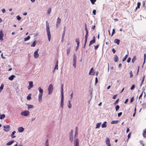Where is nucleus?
<instances>
[{"label":"nucleus","instance_id":"2","mask_svg":"<svg viewBox=\"0 0 146 146\" xmlns=\"http://www.w3.org/2000/svg\"><path fill=\"white\" fill-rule=\"evenodd\" d=\"M53 86L52 85V84H50L49 85V87L48 88V94L50 95L52 93V91L53 90Z\"/></svg>","mask_w":146,"mask_h":146},{"label":"nucleus","instance_id":"54","mask_svg":"<svg viewBox=\"0 0 146 146\" xmlns=\"http://www.w3.org/2000/svg\"><path fill=\"white\" fill-rule=\"evenodd\" d=\"M131 60V58L130 57L128 58L127 60V62L129 63L130 62Z\"/></svg>","mask_w":146,"mask_h":146},{"label":"nucleus","instance_id":"37","mask_svg":"<svg viewBox=\"0 0 146 146\" xmlns=\"http://www.w3.org/2000/svg\"><path fill=\"white\" fill-rule=\"evenodd\" d=\"M127 56H128V55L127 54L123 58L122 61L123 62L125 61L126 60L127 58Z\"/></svg>","mask_w":146,"mask_h":146},{"label":"nucleus","instance_id":"15","mask_svg":"<svg viewBox=\"0 0 146 146\" xmlns=\"http://www.w3.org/2000/svg\"><path fill=\"white\" fill-rule=\"evenodd\" d=\"M106 142L107 145L109 144H110V139L108 137H107L106 138Z\"/></svg>","mask_w":146,"mask_h":146},{"label":"nucleus","instance_id":"14","mask_svg":"<svg viewBox=\"0 0 146 146\" xmlns=\"http://www.w3.org/2000/svg\"><path fill=\"white\" fill-rule=\"evenodd\" d=\"M114 42L115 43L117 44L118 45H119V44L120 40L117 39H115L114 40Z\"/></svg>","mask_w":146,"mask_h":146},{"label":"nucleus","instance_id":"33","mask_svg":"<svg viewBox=\"0 0 146 146\" xmlns=\"http://www.w3.org/2000/svg\"><path fill=\"white\" fill-rule=\"evenodd\" d=\"M70 48H69L68 49H67V53L68 56L69 55L70 53Z\"/></svg>","mask_w":146,"mask_h":146},{"label":"nucleus","instance_id":"62","mask_svg":"<svg viewBox=\"0 0 146 146\" xmlns=\"http://www.w3.org/2000/svg\"><path fill=\"white\" fill-rule=\"evenodd\" d=\"M133 100H134V98L133 97L131 98V99L130 102H133Z\"/></svg>","mask_w":146,"mask_h":146},{"label":"nucleus","instance_id":"10","mask_svg":"<svg viewBox=\"0 0 146 146\" xmlns=\"http://www.w3.org/2000/svg\"><path fill=\"white\" fill-rule=\"evenodd\" d=\"M95 36L94 37V39L92 40H91L90 42V43L89 44V46H90V45L93 44V43H95Z\"/></svg>","mask_w":146,"mask_h":146},{"label":"nucleus","instance_id":"1","mask_svg":"<svg viewBox=\"0 0 146 146\" xmlns=\"http://www.w3.org/2000/svg\"><path fill=\"white\" fill-rule=\"evenodd\" d=\"M46 32L48 36V40L49 41H50L51 38V35L50 33V30L49 23L47 21H46Z\"/></svg>","mask_w":146,"mask_h":146},{"label":"nucleus","instance_id":"28","mask_svg":"<svg viewBox=\"0 0 146 146\" xmlns=\"http://www.w3.org/2000/svg\"><path fill=\"white\" fill-rule=\"evenodd\" d=\"M4 87V85L3 84H2L0 87V93L1 92L2 90H3Z\"/></svg>","mask_w":146,"mask_h":146},{"label":"nucleus","instance_id":"34","mask_svg":"<svg viewBox=\"0 0 146 146\" xmlns=\"http://www.w3.org/2000/svg\"><path fill=\"white\" fill-rule=\"evenodd\" d=\"M5 117V114H2L0 115V119H4Z\"/></svg>","mask_w":146,"mask_h":146},{"label":"nucleus","instance_id":"50","mask_svg":"<svg viewBox=\"0 0 146 146\" xmlns=\"http://www.w3.org/2000/svg\"><path fill=\"white\" fill-rule=\"evenodd\" d=\"M122 114V113L121 112H119L118 114V116L119 117L121 116Z\"/></svg>","mask_w":146,"mask_h":146},{"label":"nucleus","instance_id":"29","mask_svg":"<svg viewBox=\"0 0 146 146\" xmlns=\"http://www.w3.org/2000/svg\"><path fill=\"white\" fill-rule=\"evenodd\" d=\"M101 124V123H98L96 125V129H97V128H99Z\"/></svg>","mask_w":146,"mask_h":146},{"label":"nucleus","instance_id":"57","mask_svg":"<svg viewBox=\"0 0 146 146\" xmlns=\"http://www.w3.org/2000/svg\"><path fill=\"white\" fill-rule=\"evenodd\" d=\"M112 51L113 52V53L114 54L115 52V50L114 48H113L112 50Z\"/></svg>","mask_w":146,"mask_h":146},{"label":"nucleus","instance_id":"38","mask_svg":"<svg viewBox=\"0 0 146 146\" xmlns=\"http://www.w3.org/2000/svg\"><path fill=\"white\" fill-rule=\"evenodd\" d=\"M36 41H34L33 43L31 44V46L32 47H35L36 44Z\"/></svg>","mask_w":146,"mask_h":146},{"label":"nucleus","instance_id":"16","mask_svg":"<svg viewBox=\"0 0 146 146\" xmlns=\"http://www.w3.org/2000/svg\"><path fill=\"white\" fill-rule=\"evenodd\" d=\"M106 121H104L102 125V128L106 127L107 126L106 125Z\"/></svg>","mask_w":146,"mask_h":146},{"label":"nucleus","instance_id":"60","mask_svg":"<svg viewBox=\"0 0 146 146\" xmlns=\"http://www.w3.org/2000/svg\"><path fill=\"white\" fill-rule=\"evenodd\" d=\"M48 139H47L46 140V141L45 144H49L48 143Z\"/></svg>","mask_w":146,"mask_h":146},{"label":"nucleus","instance_id":"32","mask_svg":"<svg viewBox=\"0 0 146 146\" xmlns=\"http://www.w3.org/2000/svg\"><path fill=\"white\" fill-rule=\"evenodd\" d=\"M76 42L77 43V45H79V38H78L77 39H76L75 40Z\"/></svg>","mask_w":146,"mask_h":146},{"label":"nucleus","instance_id":"9","mask_svg":"<svg viewBox=\"0 0 146 146\" xmlns=\"http://www.w3.org/2000/svg\"><path fill=\"white\" fill-rule=\"evenodd\" d=\"M4 130L5 131H7L9 130L10 127L9 125H7L6 126H4Z\"/></svg>","mask_w":146,"mask_h":146},{"label":"nucleus","instance_id":"42","mask_svg":"<svg viewBox=\"0 0 146 146\" xmlns=\"http://www.w3.org/2000/svg\"><path fill=\"white\" fill-rule=\"evenodd\" d=\"M51 11V8H49L48 10V14H49L50 13Z\"/></svg>","mask_w":146,"mask_h":146},{"label":"nucleus","instance_id":"53","mask_svg":"<svg viewBox=\"0 0 146 146\" xmlns=\"http://www.w3.org/2000/svg\"><path fill=\"white\" fill-rule=\"evenodd\" d=\"M70 133V134L71 136H73V131L72 129L71 130V132Z\"/></svg>","mask_w":146,"mask_h":146},{"label":"nucleus","instance_id":"21","mask_svg":"<svg viewBox=\"0 0 146 146\" xmlns=\"http://www.w3.org/2000/svg\"><path fill=\"white\" fill-rule=\"evenodd\" d=\"M38 89L39 91V93H41V94H43V90L40 87H39L38 88Z\"/></svg>","mask_w":146,"mask_h":146},{"label":"nucleus","instance_id":"45","mask_svg":"<svg viewBox=\"0 0 146 146\" xmlns=\"http://www.w3.org/2000/svg\"><path fill=\"white\" fill-rule=\"evenodd\" d=\"M16 17L17 19L19 21H20L21 19V17H20L19 15L17 16Z\"/></svg>","mask_w":146,"mask_h":146},{"label":"nucleus","instance_id":"12","mask_svg":"<svg viewBox=\"0 0 146 146\" xmlns=\"http://www.w3.org/2000/svg\"><path fill=\"white\" fill-rule=\"evenodd\" d=\"M18 131L20 132H22L24 130V129L22 127H19L18 128Z\"/></svg>","mask_w":146,"mask_h":146},{"label":"nucleus","instance_id":"63","mask_svg":"<svg viewBox=\"0 0 146 146\" xmlns=\"http://www.w3.org/2000/svg\"><path fill=\"white\" fill-rule=\"evenodd\" d=\"M88 37V35H86L85 36V39L87 40Z\"/></svg>","mask_w":146,"mask_h":146},{"label":"nucleus","instance_id":"48","mask_svg":"<svg viewBox=\"0 0 146 146\" xmlns=\"http://www.w3.org/2000/svg\"><path fill=\"white\" fill-rule=\"evenodd\" d=\"M99 44H98L97 46H95V47H94V49H95V50H96L98 49V47H99Z\"/></svg>","mask_w":146,"mask_h":146},{"label":"nucleus","instance_id":"4","mask_svg":"<svg viewBox=\"0 0 146 146\" xmlns=\"http://www.w3.org/2000/svg\"><path fill=\"white\" fill-rule=\"evenodd\" d=\"M39 50V49H37L34 53V57L35 58H37L39 57V55L38 53Z\"/></svg>","mask_w":146,"mask_h":146},{"label":"nucleus","instance_id":"55","mask_svg":"<svg viewBox=\"0 0 146 146\" xmlns=\"http://www.w3.org/2000/svg\"><path fill=\"white\" fill-rule=\"evenodd\" d=\"M93 68H92L90 70V71L89 73V75H91V72H92V71L93 70Z\"/></svg>","mask_w":146,"mask_h":146},{"label":"nucleus","instance_id":"19","mask_svg":"<svg viewBox=\"0 0 146 146\" xmlns=\"http://www.w3.org/2000/svg\"><path fill=\"white\" fill-rule=\"evenodd\" d=\"M14 142V140H12L9 141L7 143V145H9L12 144Z\"/></svg>","mask_w":146,"mask_h":146},{"label":"nucleus","instance_id":"7","mask_svg":"<svg viewBox=\"0 0 146 146\" xmlns=\"http://www.w3.org/2000/svg\"><path fill=\"white\" fill-rule=\"evenodd\" d=\"M63 103H64V96H61L60 106L62 108H63Z\"/></svg>","mask_w":146,"mask_h":146},{"label":"nucleus","instance_id":"25","mask_svg":"<svg viewBox=\"0 0 146 146\" xmlns=\"http://www.w3.org/2000/svg\"><path fill=\"white\" fill-rule=\"evenodd\" d=\"M28 109L29 110L30 108H33L34 107V106L32 105L28 104Z\"/></svg>","mask_w":146,"mask_h":146},{"label":"nucleus","instance_id":"61","mask_svg":"<svg viewBox=\"0 0 146 146\" xmlns=\"http://www.w3.org/2000/svg\"><path fill=\"white\" fill-rule=\"evenodd\" d=\"M2 11L3 13H4L5 12V9H3L2 10Z\"/></svg>","mask_w":146,"mask_h":146},{"label":"nucleus","instance_id":"46","mask_svg":"<svg viewBox=\"0 0 146 146\" xmlns=\"http://www.w3.org/2000/svg\"><path fill=\"white\" fill-rule=\"evenodd\" d=\"M78 134V127H76V128L75 135H77Z\"/></svg>","mask_w":146,"mask_h":146},{"label":"nucleus","instance_id":"22","mask_svg":"<svg viewBox=\"0 0 146 146\" xmlns=\"http://www.w3.org/2000/svg\"><path fill=\"white\" fill-rule=\"evenodd\" d=\"M16 133V131H13L12 133V134L11 135V136L12 138H14L16 137V136L15 135H13L14 134Z\"/></svg>","mask_w":146,"mask_h":146},{"label":"nucleus","instance_id":"51","mask_svg":"<svg viewBox=\"0 0 146 146\" xmlns=\"http://www.w3.org/2000/svg\"><path fill=\"white\" fill-rule=\"evenodd\" d=\"M96 10L95 9H94L93 11V13L94 15H95L96 14Z\"/></svg>","mask_w":146,"mask_h":146},{"label":"nucleus","instance_id":"40","mask_svg":"<svg viewBox=\"0 0 146 146\" xmlns=\"http://www.w3.org/2000/svg\"><path fill=\"white\" fill-rule=\"evenodd\" d=\"M115 110L116 111H117L119 108V105H117L115 107Z\"/></svg>","mask_w":146,"mask_h":146},{"label":"nucleus","instance_id":"13","mask_svg":"<svg viewBox=\"0 0 146 146\" xmlns=\"http://www.w3.org/2000/svg\"><path fill=\"white\" fill-rule=\"evenodd\" d=\"M142 135L144 138H146V129L143 130Z\"/></svg>","mask_w":146,"mask_h":146},{"label":"nucleus","instance_id":"6","mask_svg":"<svg viewBox=\"0 0 146 146\" xmlns=\"http://www.w3.org/2000/svg\"><path fill=\"white\" fill-rule=\"evenodd\" d=\"M4 34L3 33L2 30L0 31V40L3 41V36Z\"/></svg>","mask_w":146,"mask_h":146},{"label":"nucleus","instance_id":"11","mask_svg":"<svg viewBox=\"0 0 146 146\" xmlns=\"http://www.w3.org/2000/svg\"><path fill=\"white\" fill-rule=\"evenodd\" d=\"M42 94L39 93L38 96V100L39 102L42 100Z\"/></svg>","mask_w":146,"mask_h":146},{"label":"nucleus","instance_id":"39","mask_svg":"<svg viewBox=\"0 0 146 146\" xmlns=\"http://www.w3.org/2000/svg\"><path fill=\"white\" fill-rule=\"evenodd\" d=\"M65 27H64V31H63V33H62V39L63 40V38H64V35H65Z\"/></svg>","mask_w":146,"mask_h":146},{"label":"nucleus","instance_id":"8","mask_svg":"<svg viewBox=\"0 0 146 146\" xmlns=\"http://www.w3.org/2000/svg\"><path fill=\"white\" fill-rule=\"evenodd\" d=\"M29 86L28 87V89H30L33 88V82L32 81H30L29 83Z\"/></svg>","mask_w":146,"mask_h":146},{"label":"nucleus","instance_id":"49","mask_svg":"<svg viewBox=\"0 0 146 146\" xmlns=\"http://www.w3.org/2000/svg\"><path fill=\"white\" fill-rule=\"evenodd\" d=\"M98 78H97V77H96L95 78V84H96L98 83Z\"/></svg>","mask_w":146,"mask_h":146},{"label":"nucleus","instance_id":"27","mask_svg":"<svg viewBox=\"0 0 146 146\" xmlns=\"http://www.w3.org/2000/svg\"><path fill=\"white\" fill-rule=\"evenodd\" d=\"M118 122V121L117 120H114L112 121L111 122V124H116Z\"/></svg>","mask_w":146,"mask_h":146},{"label":"nucleus","instance_id":"47","mask_svg":"<svg viewBox=\"0 0 146 146\" xmlns=\"http://www.w3.org/2000/svg\"><path fill=\"white\" fill-rule=\"evenodd\" d=\"M115 30L114 29H113L112 32V33L111 35V36H113V34L115 33Z\"/></svg>","mask_w":146,"mask_h":146},{"label":"nucleus","instance_id":"64","mask_svg":"<svg viewBox=\"0 0 146 146\" xmlns=\"http://www.w3.org/2000/svg\"><path fill=\"white\" fill-rule=\"evenodd\" d=\"M116 96H117V95H114L113 96V99H115V98Z\"/></svg>","mask_w":146,"mask_h":146},{"label":"nucleus","instance_id":"56","mask_svg":"<svg viewBox=\"0 0 146 146\" xmlns=\"http://www.w3.org/2000/svg\"><path fill=\"white\" fill-rule=\"evenodd\" d=\"M131 136V133H130L128 135V136H127L128 137V139L130 138Z\"/></svg>","mask_w":146,"mask_h":146},{"label":"nucleus","instance_id":"44","mask_svg":"<svg viewBox=\"0 0 146 146\" xmlns=\"http://www.w3.org/2000/svg\"><path fill=\"white\" fill-rule=\"evenodd\" d=\"M69 104L68 105V107L69 108H71V107H72V105H71V104L70 103V100H69Z\"/></svg>","mask_w":146,"mask_h":146},{"label":"nucleus","instance_id":"26","mask_svg":"<svg viewBox=\"0 0 146 146\" xmlns=\"http://www.w3.org/2000/svg\"><path fill=\"white\" fill-rule=\"evenodd\" d=\"M31 95H32L31 94H29L27 97V99L28 100H30L31 97Z\"/></svg>","mask_w":146,"mask_h":146},{"label":"nucleus","instance_id":"3","mask_svg":"<svg viewBox=\"0 0 146 146\" xmlns=\"http://www.w3.org/2000/svg\"><path fill=\"white\" fill-rule=\"evenodd\" d=\"M29 114V112L28 111H25L21 113V115L25 116H27Z\"/></svg>","mask_w":146,"mask_h":146},{"label":"nucleus","instance_id":"59","mask_svg":"<svg viewBox=\"0 0 146 146\" xmlns=\"http://www.w3.org/2000/svg\"><path fill=\"white\" fill-rule=\"evenodd\" d=\"M73 136H72L70 137V140H71V142H72V140H73Z\"/></svg>","mask_w":146,"mask_h":146},{"label":"nucleus","instance_id":"23","mask_svg":"<svg viewBox=\"0 0 146 146\" xmlns=\"http://www.w3.org/2000/svg\"><path fill=\"white\" fill-rule=\"evenodd\" d=\"M141 3L140 2H139L137 3V6L136 7V8H135L136 10L137 9V8H140V7L141 5Z\"/></svg>","mask_w":146,"mask_h":146},{"label":"nucleus","instance_id":"5","mask_svg":"<svg viewBox=\"0 0 146 146\" xmlns=\"http://www.w3.org/2000/svg\"><path fill=\"white\" fill-rule=\"evenodd\" d=\"M61 19H60L59 17L58 18L56 25V28H58V26L60 25L61 22Z\"/></svg>","mask_w":146,"mask_h":146},{"label":"nucleus","instance_id":"30","mask_svg":"<svg viewBox=\"0 0 146 146\" xmlns=\"http://www.w3.org/2000/svg\"><path fill=\"white\" fill-rule=\"evenodd\" d=\"M136 57L135 56L133 57V59H132V62L133 63L134 62L135 60H136Z\"/></svg>","mask_w":146,"mask_h":146},{"label":"nucleus","instance_id":"52","mask_svg":"<svg viewBox=\"0 0 146 146\" xmlns=\"http://www.w3.org/2000/svg\"><path fill=\"white\" fill-rule=\"evenodd\" d=\"M135 86L134 85H132L131 88V90H133L134 89V88H135Z\"/></svg>","mask_w":146,"mask_h":146},{"label":"nucleus","instance_id":"18","mask_svg":"<svg viewBox=\"0 0 146 146\" xmlns=\"http://www.w3.org/2000/svg\"><path fill=\"white\" fill-rule=\"evenodd\" d=\"M15 77V76L14 75H12L10 77H9L8 79L9 80H12L14 77Z\"/></svg>","mask_w":146,"mask_h":146},{"label":"nucleus","instance_id":"36","mask_svg":"<svg viewBox=\"0 0 146 146\" xmlns=\"http://www.w3.org/2000/svg\"><path fill=\"white\" fill-rule=\"evenodd\" d=\"M30 38V36H29L25 38H24V41H26L27 40H29Z\"/></svg>","mask_w":146,"mask_h":146},{"label":"nucleus","instance_id":"43","mask_svg":"<svg viewBox=\"0 0 146 146\" xmlns=\"http://www.w3.org/2000/svg\"><path fill=\"white\" fill-rule=\"evenodd\" d=\"M129 74H130V77L131 78L133 76V74L132 72L131 71H130L129 72Z\"/></svg>","mask_w":146,"mask_h":146},{"label":"nucleus","instance_id":"20","mask_svg":"<svg viewBox=\"0 0 146 146\" xmlns=\"http://www.w3.org/2000/svg\"><path fill=\"white\" fill-rule=\"evenodd\" d=\"M63 87V84H62V86H61V96H64Z\"/></svg>","mask_w":146,"mask_h":146},{"label":"nucleus","instance_id":"31","mask_svg":"<svg viewBox=\"0 0 146 146\" xmlns=\"http://www.w3.org/2000/svg\"><path fill=\"white\" fill-rule=\"evenodd\" d=\"M75 146H79V141L78 139H76V144L75 145Z\"/></svg>","mask_w":146,"mask_h":146},{"label":"nucleus","instance_id":"58","mask_svg":"<svg viewBox=\"0 0 146 146\" xmlns=\"http://www.w3.org/2000/svg\"><path fill=\"white\" fill-rule=\"evenodd\" d=\"M73 61H74V62H76V57H74V58L73 59Z\"/></svg>","mask_w":146,"mask_h":146},{"label":"nucleus","instance_id":"24","mask_svg":"<svg viewBox=\"0 0 146 146\" xmlns=\"http://www.w3.org/2000/svg\"><path fill=\"white\" fill-rule=\"evenodd\" d=\"M58 61H57L56 63V65L54 67V69H58Z\"/></svg>","mask_w":146,"mask_h":146},{"label":"nucleus","instance_id":"17","mask_svg":"<svg viewBox=\"0 0 146 146\" xmlns=\"http://www.w3.org/2000/svg\"><path fill=\"white\" fill-rule=\"evenodd\" d=\"M118 61V58L116 55H115L114 56V61L115 62H117Z\"/></svg>","mask_w":146,"mask_h":146},{"label":"nucleus","instance_id":"41","mask_svg":"<svg viewBox=\"0 0 146 146\" xmlns=\"http://www.w3.org/2000/svg\"><path fill=\"white\" fill-rule=\"evenodd\" d=\"M96 0H90L92 4H94L95 2L96 1Z\"/></svg>","mask_w":146,"mask_h":146},{"label":"nucleus","instance_id":"35","mask_svg":"<svg viewBox=\"0 0 146 146\" xmlns=\"http://www.w3.org/2000/svg\"><path fill=\"white\" fill-rule=\"evenodd\" d=\"M145 77V76L144 75L142 78V80H141V84L140 85L141 86V85L143 84V83L144 81Z\"/></svg>","mask_w":146,"mask_h":146}]
</instances>
